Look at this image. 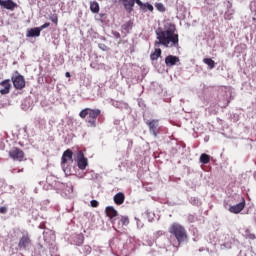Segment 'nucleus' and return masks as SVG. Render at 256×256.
<instances>
[{"mask_svg":"<svg viewBox=\"0 0 256 256\" xmlns=\"http://www.w3.org/2000/svg\"><path fill=\"white\" fill-rule=\"evenodd\" d=\"M179 61H181L179 59V57L173 56V55H168L165 58V65H166V67H174V65L178 64Z\"/></svg>","mask_w":256,"mask_h":256,"instance_id":"nucleus-12","label":"nucleus"},{"mask_svg":"<svg viewBox=\"0 0 256 256\" xmlns=\"http://www.w3.org/2000/svg\"><path fill=\"white\" fill-rule=\"evenodd\" d=\"M107 47L105 45H103L102 49H106Z\"/></svg>","mask_w":256,"mask_h":256,"instance_id":"nucleus-37","label":"nucleus"},{"mask_svg":"<svg viewBox=\"0 0 256 256\" xmlns=\"http://www.w3.org/2000/svg\"><path fill=\"white\" fill-rule=\"evenodd\" d=\"M99 47H100V49H102V51H107L106 48H103V47H102V44H100Z\"/></svg>","mask_w":256,"mask_h":256,"instance_id":"nucleus-34","label":"nucleus"},{"mask_svg":"<svg viewBox=\"0 0 256 256\" xmlns=\"http://www.w3.org/2000/svg\"><path fill=\"white\" fill-rule=\"evenodd\" d=\"M245 205H246L245 198H242L240 203L230 206L229 211L234 215H239V213H241V211L245 209Z\"/></svg>","mask_w":256,"mask_h":256,"instance_id":"nucleus-9","label":"nucleus"},{"mask_svg":"<svg viewBox=\"0 0 256 256\" xmlns=\"http://www.w3.org/2000/svg\"><path fill=\"white\" fill-rule=\"evenodd\" d=\"M120 1L124 5V9H126L128 13H131V11H133V7H135V3H137L139 7H141V9H143V2H141V0H120Z\"/></svg>","mask_w":256,"mask_h":256,"instance_id":"nucleus-6","label":"nucleus"},{"mask_svg":"<svg viewBox=\"0 0 256 256\" xmlns=\"http://www.w3.org/2000/svg\"><path fill=\"white\" fill-rule=\"evenodd\" d=\"M50 21H52V23H54L55 25H57L59 23V17L57 16V14H53L52 16H50Z\"/></svg>","mask_w":256,"mask_h":256,"instance_id":"nucleus-25","label":"nucleus"},{"mask_svg":"<svg viewBox=\"0 0 256 256\" xmlns=\"http://www.w3.org/2000/svg\"><path fill=\"white\" fill-rule=\"evenodd\" d=\"M177 28L175 24H168V29L163 30L159 28L156 31L157 40L154 42V47H179V34L175 33Z\"/></svg>","mask_w":256,"mask_h":256,"instance_id":"nucleus-1","label":"nucleus"},{"mask_svg":"<svg viewBox=\"0 0 256 256\" xmlns=\"http://www.w3.org/2000/svg\"><path fill=\"white\" fill-rule=\"evenodd\" d=\"M44 240L47 241V232H44Z\"/></svg>","mask_w":256,"mask_h":256,"instance_id":"nucleus-35","label":"nucleus"},{"mask_svg":"<svg viewBox=\"0 0 256 256\" xmlns=\"http://www.w3.org/2000/svg\"><path fill=\"white\" fill-rule=\"evenodd\" d=\"M146 125L149 127L150 133L157 137L159 135V120L153 119V120H148L146 122Z\"/></svg>","mask_w":256,"mask_h":256,"instance_id":"nucleus-7","label":"nucleus"},{"mask_svg":"<svg viewBox=\"0 0 256 256\" xmlns=\"http://www.w3.org/2000/svg\"><path fill=\"white\" fill-rule=\"evenodd\" d=\"M0 85H1V87H4V89L0 90L1 95L9 94V91H11V80H9V79L3 80L0 83Z\"/></svg>","mask_w":256,"mask_h":256,"instance_id":"nucleus-14","label":"nucleus"},{"mask_svg":"<svg viewBox=\"0 0 256 256\" xmlns=\"http://www.w3.org/2000/svg\"><path fill=\"white\" fill-rule=\"evenodd\" d=\"M90 205H91V207H99V202L97 201V200H92L91 202H90Z\"/></svg>","mask_w":256,"mask_h":256,"instance_id":"nucleus-29","label":"nucleus"},{"mask_svg":"<svg viewBox=\"0 0 256 256\" xmlns=\"http://www.w3.org/2000/svg\"><path fill=\"white\" fill-rule=\"evenodd\" d=\"M120 223L122 224V226H127L129 225V217L127 216H122L120 219Z\"/></svg>","mask_w":256,"mask_h":256,"instance_id":"nucleus-24","label":"nucleus"},{"mask_svg":"<svg viewBox=\"0 0 256 256\" xmlns=\"http://www.w3.org/2000/svg\"><path fill=\"white\" fill-rule=\"evenodd\" d=\"M245 237H246V239H250L251 241H254V239H256L255 234L252 233L251 230H249V229L245 230Z\"/></svg>","mask_w":256,"mask_h":256,"instance_id":"nucleus-23","label":"nucleus"},{"mask_svg":"<svg viewBox=\"0 0 256 256\" xmlns=\"http://www.w3.org/2000/svg\"><path fill=\"white\" fill-rule=\"evenodd\" d=\"M50 25H51V23L46 22L41 27H39L38 29H40V31H43V29H47V27H49Z\"/></svg>","mask_w":256,"mask_h":256,"instance_id":"nucleus-28","label":"nucleus"},{"mask_svg":"<svg viewBox=\"0 0 256 256\" xmlns=\"http://www.w3.org/2000/svg\"><path fill=\"white\" fill-rule=\"evenodd\" d=\"M16 76L12 77V83L15 87V89H18L19 91H21V89H25V77H23V75L19 74V72H16Z\"/></svg>","mask_w":256,"mask_h":256,"instance_id":"nucleus-5","label":"nucleus"},{"mask_svg":"<svg viewBox=\"0 0 256 256\" xmlns=\"http://www.w3.org/2000/svg\"><path fill=\"white\" fill-rule=\"evenodd\" d=\"M203 63H205V65H208L209 69H215V62L213 61V59L204 58Z\"/></svg>","mask_w":256,"mask_h":256,"instance_id":"nucleus-22","label":"nucleus"},{"mask_svg":"<svg viewBox=\"0 0 256 256\" xmlns=\"http://www.w3.org/2000/svg\"><path fill=\"white\" fill-rule=\"evenodd\" d=\"M101 115L100 109L85 108L79 113L81 119H86L89 127H97V117ZM88 116V117H87Z\"/></svg>","mask_w":256,"mask_h":256,"instance_id":"nucleus-2","label":"nucleus"},{"mask_svg":"<svg viewBox=\"0 0 256 256\" xmlns=\"http://www.w3.org/2000/svg\"><path fill=\"white\" fill-rule=\"evenodd\" d=\"M107 47L105 45H103L102 49H106Z\"/></svg>","mask_w":256,"mask_h":256,"instance_id":"nucleus-36","label":"nucleus"},{"mask_svg":"<svg viewBox=\"0 0 256 256\" xmlns=\"http://www.w3.org/2000/svg\"><path fill=\"white\" fill-rule=\"evenodd\" d=\"M169 234L173 235L178 243L187 241V230L181 224L173 223L169 228Z\"/></svg>","mask_w":256,"mask_h":256,"instance_id":"nucleus-3","label":"nucleus"},{"mask_svg":"<svg viewBox=\"0 0 256 256\" xmlns=\"http://www.w3.org/2000/svg\"><path fill=\"white\" fill-rule=\"evenodd\" d=\"M40 35H41V29H39V27H36L28 30L26 37H39Z\"/></svg>","mask_w":256,"mask_h":256,"instance_id":"nucleus-17","label":"nucleus"},{"mask_svg":"<svg viewBox=\"0 0 256 256\" xmlns=\"http://www.w3.org/2000/svg\"><path fill=\"white\" fill-rule=\"evenodd\" d=\"M0 7H4V9H8V11H15L18 5L13 0H0Z\"/></svg>","mask_w":256,"mask_h":256,"instance_id":"nucleus-10","label":"nucleus"},{"mask_svg":"<svg viewBox=\"0 0 256 256\" xmlns=\"http://www.w3.org/2000/svg\"><path fill=\"white\" fill-rule=\"evenodd\" d=\"M77 165L82 171H85V169H87V165H89L87 158H85V154L83 153V151L78 152Z\"/></svg>","mask_w":256,"mask_h":256,"instance_id":"nucleus-8","label":"nucleus"},{"mask_svg":"<svg viewBox=\"0 0 256 256\" xmlns=\"http://www.w3.org/2000/svg\"><path fill=\"white\" fill-rule=\"evenodd\" d=\"M114 203L116 205H123V203H125V194L123 192H118L114 196Z\"/></svg>","mask_w":256,"mask_h":256,"instance_id":"nucleus-16","label":"nucleus"},{"mask_svg":"<svg viewBox=\"0 0 256 256\" xmlns=\"http://www.w3.org/2000/svg\"><path fill=\"white\" fill-rule=\"evenodd\" d=\"M68 161H71V163H73V151H71V149L65 150L62 154V158H61L62 165L67 164Z\"/></svg>","mask_w":256,"mask_h":256,"instance_id":"nucleus-11","label":"nucleus"},{"mask_svg":"<svg viewBox=\"0 0 256 256\" xmlns=\"http://www.w3.org/2000/svg\"><path fill=\"white\" fill-rule=\"evenodd\" d=\"M86 253L90 254L91 253V247L90 246H85Z\"/></svg>","mask_w":256,"mask_h":256,"instance_id":"nucleus-32","label":"nucleus"},{"mask_svg":"<svg viewBox=\"0 0 256 256\" xmlns=\"http://www.w3.org/2000/svg\"><path fill=\"white\" fill-rule=\"evenodd\" d=\"M211 162V156L209 154H201L200 156V163H203L204 165H207V163Z\"/></svg>","mask_w":256,"mask_h":256,"instance_id":"nucleus-19","label":"nucleus"},{"mask_svg":"<svg viewBox=\"0 0 256 256\" xmlns=\"http://www.w3.org/2000/svg\"><path fill=\"white\" fill-rule=\"evenodd\" d=\"M143 8L141 9H148V11H153V5L147 3V4H143L142 6Z\"/></svg>","mask_w":256,"mask_h":256,"instance_id":"nucleus-27","label":"nucleus"},{"mask_svg":"<svg viewBox=\"0 0 256 256\" xmlns=\"http://www.w3.org/2000/svg\"><path fill=\"white\" fill-rule=\"evenodd\" d=\"M156 9H158L161 13H165V5H163L162 3H157Z\"/></svg>","mask_w":256,"mask_h":256,"instance_id":"nucleus-26","label":"nucleus"},{"mask_svg":"<svg viewBox=\"0 0 256 256\" xmlns=\"http://www.w3.org/2000/svg\"><path fill=\"white\" fill-rule=\"evenodd\" d=\"M90 11L92 13H99V3L97 1L90 2Z\"/></svg>","mask_w":256,"mask_h":256,"instance_id":"nucleus-20","label":"nucleus"},{"mask_svg":"<svg viewBox=\"0 0 256 256\" xmlns=\"http://www.w3.org/2000/svg\"><path fill=\"white\" fill-rule=\"evenodd\" d=\"M9 157L11 159H13V161H23V159H25V152H23V150H21V148H17V147H13L10 151H9Z\"/></svg>","mask_w":256,"mask_h":256,"instance_id":"nucleus-4","label":"nucleus"},{"mask_svg":"<svg viewBox=\"0 0 256 256\" xmlns=\"http://www.w3.org/2000/svg\"><path fill=\"white\" fill-rule=\"evenodd\" d=\"M112 35L116 38V39H121V34L117 31H113Z\"/></svg>","mask_w":256,"mask_h":256,"instance_id":"nucleus-30","label":"nucleus"},{"mask_svg":"<svg viewBox=\"0 0 256 256\" xmlns=\"http://www.w3.org/2000/svg\"><path fill=\"white\" fill-rule=\"evenodd\" d=\"M123 31H126V33H130L131 29H133V22L128 21L122 25Z\"/></svg>","mask_w":256,"mask_h":256,"instance_id":"nucleus-21","label":"nucleus"},{"mask_svg":"<svg viewBox=\"0 0 256 256\" xmlns=\"http://www.w3.org/2000/svg\"><path fill=\"white\" fill-rule=\"evenodd\" d=\"M161 53H162L161 48H155L154 52L150 54L151 61H157V59L161 57Z\"/></svg>","mask_w":256,"mask_h":256,"instance_id":"nucleus-18","label":"nucleus"},{"mask_svg":"<svg viewBox=\"0 0 256 256\" xmlns=\"http://www.w3.org/2000/svg\"><path fill=\"white\" fill-rule=\"evenodd\" d=\"M0 213L5 214L7 213V207H0Z\"/></svg>","mask_w":256,"mask_h":256,"instance_id":"nucleus-31","label":"nucleus"},{"mask_svg":"<svg viewBox=\"0 0 256 256\" xmlns=\"http://www.w3.org/2000/svg\"><path fill=\"white\" fill-rule=\"evenodd\" d=\"M31 244V238L29 235H23L18 243L19 249H26Z\"/></svg>","mask_w":256,"mask_h":256,"instance_id":"nucleus-13","label":"nucleus"},{"mask_svg":"<svg viewBox=\"0 0 256 256\" xmlns=\"http://www.w3.org/2000/svg\"><path fill=\"white\" fill-rule=\"evenodd\" d=\"M105 213H106L107 217H109L110 219H113V218L117 217V215H119V213L117 212V210H115V208L113 206H107L105 208Z\"/></svg>","mask_w":256,"mask_h":256,"instance_id":"nucleus-15","label":"nucleus"},{"mask_svg":"<svg viewBox=\"0 0 256 256\" xmlns=\"http://www.w3.org/2000/svg\"><path fill=\"white\" fill-rule=\"evenodd\" d=\"M65 77H67V78L71 77V73L66 72V73H65Z\"/></svg>","mask_w":256,"mask_h":256,"instance_id":"nucleus-33","label":"nucleus"}]
</instances>
